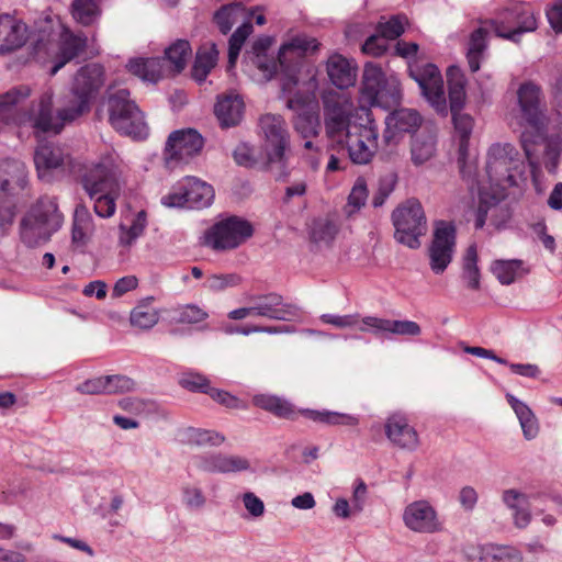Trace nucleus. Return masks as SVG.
Instances as JSON below:
<instances>
[{"label": "nucleus", "instance_id": "1", "mask_svg": "<svg viewBox=\"0 0 562 562\" xmlns=\"http://www.w3.org/2000/svg\"><path fill=\"white\" fill-rule=\"evenodd\" d=\"M103 85V70L97 64L81 67L74 80L68 104L53 112V94L44 92L31 111L20 112L18 105L30 95L27 86L12 88L0 95V119L18 125L30 123L36 133L59 134L67 123H71L90 111L92 99Z\"/></svg>", "mask_w": 562, "mask_h": 562}, {"label": "nucleus", "instance_id": "2", "mask_svg": "<svg viewBox=\"0 0 562 562\" xmlns=\"http://www.w3.org/2000/svg\"><path fill=\"white\" fill-rule=\"evenodd\" d=\"M63 221L56 199L42 196L21 221V240L27 247L44 244L61 227Z\"/></svg>", "mask_w": 562, "mask_h": 562}, {"label": "nucleus", "instance_id": "3", "mask_svg": "<svg viewBox=\"0 0 562 562\" xmlns=\"http://www.w3.org/2000/svg\"><path fill=\"white\" fill-rule=\"evenodd\" d=\"M318 47L319 43L316 38L306 35H296L281 45L277 59L269 57L268 54H257V56H250L248 59L244 60L258 68L267 79H271L279 67L293 79L302 59L307 54L317 50Z\"/></svg>", "mask_w": 562, "mask_h": 562}, {"label": "nucleus", "instance_id": "4", "mask_svg": "<svg viewBox=\"0 0 562 562\" xmlns=\"http://www.w3.org/2000/svg\"><path fill=\"white\" fill-rule=\"evenodd\" d=\"M259 126L265 137L267 168L276 173L278 181L289 175L290 134L284 119L279 114L267 113L260 116Z\"/></svg>", "mask_w": 562, "mask_h": 562}, {"label": "nucleus", "instance_id": "5", "mask_svg": "<svg viewBox=\"0 0 562 562\" xmlns=\"http://www.w3.org/2000/svg\"><path fill=\"white\" fill-rule=\"evenodd\" d=\"M104 105L109 115L110 125L120 134L135 139H145L148 136V126L144 113L127 89L108 92Z\"/></svg>", "mask_w": 562, "mask_h": 562}, {"label": "nucleus", "instance_id": "6", "mask_svg": "<svg viewBox=\"0 0 562 562\" xmlns=\"http://www.w3.org/2000/svg\"><path fill=\"white\" fill-rule=\"evenodd\" d=\"M360 93L362 102L384 110L398 105L402 99L398 79L386 77L382 68L373 63L364 65Z\"/></svg>", "mask_w": 562, "mask_h": 562}, {"label": "nucleus", "instance_id": "7", "mask_svg": "<svg viewBox=\"0 0 562 562\" xmlns=\"http://www.w3.org/2000/svg\"><path fill=\"white\" fill-rule=\"evenodd\" d=\"M252 403L255 406L267 411L279 418L293 420L300 413L315 423L331 426H356L359 424V418L357 416L345 413L315 409H301L297 412L289 401L276 395L258 394L254 396Z\"/></svg>", "mask_w": 562, "mask_h": 562}, {"label": "nucleus", "instance_id": "8", "mask_svg": "<svg viewBox=\"0 0 562 562\" xmlns=\"http://www.w3.org/2000/svg\"><path fill=\"white\" fill-rule=\"evenodd\" d=\"M395 227L394 238L411 249L420 246L419 238L426 233V217L422 204L417 200H407L392 213Z\"/></svg>", "mask_w": 562, "mask_h": 562}, {"label": "nucleus", "instance_id": "9", "mask_svg": "<svg viewBox=\"0 0 562 562\" xmlns=\"http://www.w3.org/2000/svg\"><path fill=\"white\" fill-rule=\"evenodd\" d=\"M254 234L251 223L236 215L218 221L205 233V245L214 250L235 249Z\"/></svg>", "mask_w": 562, "mask_h": 562}, {"label": "nucleus", "instance_id": "10", "mask_svg": "<svg viewBox=\"0 0 562 562\" xmlns=\"http://www.w3.org/2000/svg\"><path fill=\"white\" fill-rule=\"evenodd\" d=\"M409 77L417 82L422 95L438 114L447 115L448 105L443 89V79L439 68L431 63L414 61L408 65Z\"/></svg>", "mask_w": 562, "mask_h": 562}, {"label": "nucleus", "instance_id": "11", "mask_svg": "<svg viewBox=\"0 0 562 562\" xmlns=\"http://www.w3.org/2000/svg\"><path fill=\"white\" fill-rule=\"evenodd\" d=\"M214 199V189L211 184L194 177H187L178 182L173 190L162 196L161 203L167 207L203 209Z\"/></svg>", "mask_w": 562, "mask_h": 562}, {"label": "nucleus", "instance_id": "12", "mask_svg": "<svg viewBox=\"0 0 562 562\" xmlns=\"http://www.w3.org/2000/svg\"><path fill=\"white\" fill-rule=\"evenodd\" d=\"M518 164V151L509 144H494L487 153L486 173L491 183L510 188L517 184L513 170Z\"/></svg>", "mask_w": 562, "mask_h": 562}, {"label": "nucleus", "instance_id": "13", "mask_svg": "<svg viewBox=\"0 0 562 562\" xmlns=\"http://www.w3.org/2000/svg\"><path fill=\"white\" fill-rule=\"evenodd\" d=\"M344 145L338 149H346L353 164L366 165L371 161L379 148V130L374 120L367 115V123L353 126Z\"/></svg>", "mask_w": 562, "mask_h": 562}, {"label": "nucleus", "instance_id": "14", "mask_svg": "<svg viewBox=\"0 0 562 562\" xmlns=\"http://www.w3.org/2000/svg\"><path fill=\"white\" fill-rule=\"evenodd\" d=\"M323 103L326 135L338 148L339 145H344L345 139L353 130L352 127L359 126V124L350 121V108L346 100L327 95L324 97Z\"/></svg>", "mask_w": 562, "mask_h": 562}, {"label": "nucleus", "instance_id": "15", "mask_svg": "<svg viewBox=\"0 0 562 562\" xmlns=\"http://www.w3.org/2000/svg\"><path fill=\"white\" fill-rule=\"evenodd\" d=\"M498 20H488L486 23L494 30L498 37L519 41V36L537 29V20L533 13L524 5L515 4L502 11Z\"/></svg>", "mask_w": 562, "mask_h": 562}, {"label": "nucleus", "instance_id": "16", "mask_svg": "<svg viewBox=\"0 0 562 562\" xmlns=\"http://www.w3.org/2000/svg\"><path fill=\"white\" fill-rule=\"evenodd\" d=\"M80 183L89 198L97 194H120L121 186L117 171L111 162H99L87 168L80 177Z\"/></svg>", "mask_w": 562, "mask_h": 562}, {"label": "nucleus", "instance_id": "17", "mask_svg": "<svg viewBox=\"0 0 562 562\" xmlns=\"http://www.w3.org/2000/svg\"><path fill=\"white\" fill-rule=\"evenodd\" d=\"M456 246V226L451 222L436 223L434 238L429 247L430 268L441 273L451 262Z\"/></svg>", "mask_w": 562, "mask_h": 562}, {"label": "nucleus", "instance_id": "18", "mask_svg": "<svg viewBox=\"0 0 562 562\" xmlns=\"http://www.w3.org/2000/svg\"><path fill=\"white\" fill-rule=\"evenodd\" d=\"M521 117L532 128L540 131L546 124V109L542 104L541 87L533 81L521 83L517 90Z\"/></svg>", "mask_w": 562, "mask_h": 562}, {"label": "nucleus", "instance_id": "19", "mask_svg": "<svg viewBox=\"0 0 562 562\" xmlns=\"http://www.w3.org/2000/svg\"><path fill=\"white\" fill-rule=\"evenodd\" d=\"M204 145L202 135L194 128L173 131L166 143L165 159L169 164L171 160L187 161L189 158L198 155Z\"/></svg>", "mask_w": 562, "mask_h": 562}, {"label": "nucleus", "instance_id": "20", "mask_svg": "<svg viewBox=\"0 0 562 562\" xmlns=\"http://www.w3.org/2000/svg\"><path fill=\"white\" fill-rule=\"evenodd\" d=\"M248 302H252L256 316L276 321H292L300 311L295 304L285 302L280 294L274 292L250 295Z\"/></svg>", "mask_w": 562, "mask_h": 562}, {"label": "nucleus", "instance_id": "21", "mask_svg": "<svg viewBox=\"0 0 562 562\" xmlns=\"http://www.w3.org/2000/svg\"><path fill=\"white\" fill-rule=\"evenodd\" d=\"M403 521L414 532L434 533L441 530L436 509L424 499L415 501L404 508Z\"/></svg>", "mask_w": 562, "mask_h": 562}, {"label": "nucleus", "instance_id": "22", "mask_svg": "<svg viewBox=\"0 0 562 562\" xmlns=\"http://www.w3.org/2000/svg\"><path fill=\"white\" fill-rule=\"evenodd\" d=\"M385 435L393 445L404 450L414 451L419 446L416 429L402 414H393L386 419Z\"/></svg>", "mask_w": 562, "mask_h": 562}, {"label": "nucleus", "instance_id": "23", "mask_svg": "<svg viewBox=\"0 0 562 562\" xmlns=\"http://www.w3.org/2000/svg\"><path fill=\"white\" fill-rule=\"evenodd\" d=\"M422 116L416 110L398 109L389 113L385 117V137L389 142L395 135L404 139L406 134L417 131L422 124Z\"/></svg>", "mask_w": 562, "mask_h": 562}, {"label": "nucleus", "instance_id": "24", "mask_svg": "<svg viewBox=\"0 0 562 562\" xmlns=\"http://www.w3.org/2000/svg\"><path fill=\"white\" fill-rule=\"evenodd\" d=\"M308 97L294 95L289 99L288 108L297 111V115L293 121L295 131L303 138H313L318 135L319 117L318 115L307 109Z\"/></svg>", "mask_w": 562, "mask_h": 562}, {"label": "nucleus", "instance_id": "25", "mask_svg": "<svg viewBox=\"0 0 562 562\" xmlns=\"http://www.w3.org/2000/svg\"><path fill=\"white\" fill-rule=\"evenodd\" d=\"M27 26L9 14L0 15V54L12 53L27 41Z\"/></svg>", "mask_w": 562, "mask_h": 562}, {"label": "nucleus", "instance_id": "26", "mask_svg": "<svg viewBox=\"0 0 562 562\" xmlns=\"http://www.w3.org/2000/svg\"><path fill=\"white\" fill-rule=\"evenodd\" d=\"M27 171L23 161L13 158L0 159V195L11 196L12 191L24 189Z\"/></svg>", "mask_w": 562, "mask_h": 562}, {"label": "nucleus", "instance_id": "27", "mask_svg": "<svg viewBox=\"0 0 562 562\" xmlns=\"http://www.w3.org/2000/svg\"><path fill=\"white\" fill-rule=\"evenodd\" d=\"M196 467L210 473H229L247 471L250 467L246 458L239 456H227L213 453L196 459Z\"/></svg>", "mask_w": 562, "mask_h": 562}, {"label": "nucleus", "instance_id": "28", "mask_svg": "<svg viewBox=\"0 0 562 562\" xmlns=\"http://www.w3.org/2000/svg\"><path fill=\"white\" fill-rule=\"evenodd\" d=\"M244 109V101L238 94H225L217 98L214 113L221 127L229 128L241 122Z\"/></svg>", "mask_w": 562, "mask_h": 562}, {"label": "nucleus", "instance_id": "29", "mask_svg": "<svg viewBox=\"0 0 562 562\" xmlns=\"http://www.w3.org/2000/svg\"><path fill=\"white\" fill-rule=\"evenodd\" d=\"M65 160L63 149L53 144L40 145L34 154V164L38 178L45 181L50 180V171L59 168Z\"/></svg>", "mask_w": 562, "mask_h": 562}, {"label": "nucleus", "instance_id": "30", "mask_svg": "<svg viewBox=\"0 0 562 562\" xmlns=\"http://www.w3.org/2000/svg\"><path fill=\"white\" fill-rule=\"evenodd\" d=\"M326 70L330 82L338 89L349 88L356 82L357 68L342 55H331L326 63Z\"/></svg>", "mask_w": 562, "mask_h": 562}, {"label": "nucleus", "instance_id": "31", "mask_svg": "<svg viewBox=\"0 0 562 562\" xmlns=\"http://www.w3.org/2000/svg\"><path fill=\"white\" fill-rule=\"evenodd\" d=\"M363 324L373 329L375 334L387 333L397 336H418L422 333L420 326L413 321H396L367 316Z\"/></svg>", "mask_w": 562, "mask_h": 562}, {"label": "nucleus", "instance_id": "32", "mask_svg": "<svg viewBox=\"0 0 562 562\" xmlns=\"http://www.w3.org/2000/svg\"><path fill=\"white\" fill-rule=\"evenodd\" d=\"M437 137L429 130L424 128L418 134L412 136L411 159L415 166H420L430 160L436 154Z\"/></svg>", "mask_w": 562, "mask_h": 562}, {"label": "nucleus", "instance_id": "33", "mask_svg": "<svg viewBox=\"0 0 562 562\" xmlns=\"http://www.w3.org/2000/svg\"><path fill=\"white\" fill-rule=\"evenodd\" d=\"M217 60L218 50L215 43L201 45L191 69L192 78L199 83L204 82L211 70L216 66Z\"/></svg>", "mask_w": 562, "mask_h": 562}, {"label": "nucleus", "instance_id": "34", "mask_svg": "<svg viewBox=\"0 0 562 562\" xmlns=\"http://www.w3.org/2000/svg\"><path fill=\"white\" fill-rule=\"evenodd\" d=\"M94 231L93 220L85 204H78L72 220L71 240L76 247H85Z\"/></svg>", "mask_w": 562, "mask_h": 562}, {"label": "nucleus", "instance_id": "35", "mask_svg": "<svg viewBox=\"0 0 562 562\" xmlns=\"http://www.w3.org/2000/svg\"><path fill=\"white\" fill-rule=\"evenodd\" d=\"M447 82L449 92L450 112L461 111L465 103V83L467 79L458 66H450L447 70Z\"/></svg>", "mask_w": 562, "mask_h": 562}, {"label": "nucleus", "instance_id": "36", "mask_svg": "<svg viewBox=\"0 0 562 562\" xmlns=\"http://www.w3.org/2000/svg\"><path fill=\"white\" fill-rule=\"evenodd\" d=\"M490 269L498 281H516L526 278L530 272L526 262L519 259H496L491 263Z\"/></svg>", "mask_w": 562, "mask_h": 562}, {"label": "nucleus", "instance_id": "37", "mask_svg": "<svg viewBox=\"0 0 562 562\" xmlns=\"http://www.w3.org/2000/svg\"><path fill=\"white\" fill-rule=\"evenodd\" d=\"M454 130L459 136V158L460 171L464 176V157L468 151L469 139L473 130V119L469 114L461 113V111L451 113Z\"/></svg>", "mask_w": 562, "mask_h": 562}, {"label": "nucleus", "instance_id": "38", "mask_svg": "<svg viewBox=\"0 0 562 562\" xmlns=\"http://www.w3.org/2000/svg\"><path fill=\"white\" fill-rule=\"evenodd\" d=\"M153 301L154 297L148 296L142 300L138 305L132 310L130 315V322L132 326L138 327L140 329H149L158 323L159 315L157 311L150 306Z\"/></svg>", "mask_w": 562, "mask_h": 562}, {"label": "nucleus", "instance_id": "39", "mask_svg": "<svg viewBox=\"0 0 562 562\" xmlns=\"http://www.w3.org/2000/svg\"><path fill=\"white\" fill-rule=\"evenodd\" d=\"M72 18L83 26L93 25L101 15V9L95 0H74L71 3Z\"/></svg>", "mask_w": 562, "mask_h": 562}, {"label": "nucleus", "instance_id": "40", "mask_svg": "<svg viewBox=\"0 0 562 562\" xmlns=\"http://www.w3.org/2000/svg\"><path fill=\"white\" fill-rule=\"evenodd\" d=\"M85 38L75 35L66 37L60 44L58 60L52 68V75H55L68 61L77 57L85 49Z\"/></svg>", "mask_w": 562, "mask_h": 562}, {"label": "nucleus", "instance_id": "41", "mask_svg": "<svg viewBox=\"0 0 562 562\" xmlns=\"http://www.w3.org/2000/svg\"><path fill=\"white\" fill-rule=\"evenodd\" d=\"M338 227L327 217L315 218L310 229V238L314 244L329 245L336 237Z\"/></svg>", "mask_w": 562, "mask_h": 562}, {"label": "nucleus", "instance_id": "42", "mask_svg": "<svg viewBox=\"0 0 562 562\" xmlns=\"http://www.w3.org/2000/svg\"><path fill=\"white\" fill-rule=\"evenodd\" d=\"M192 49L189 41L177 40L169 47L165 49V58L172 66L177 74H180L187 65V59L191 55Z\"/></svg>", "mask_w": 562, "mask_h": 562}, {"label": "nucleus", "instance_id": "43", "mask_svg": "<svg viewBox=\"0 0 562 562\" xmlns=\"http://www.w3.org/2000/svg\"><path fill=\"white\" fill-rule=\"evenodd\" d=\"M481 562H520L519 552L507 546H487L483 549L480 558Z\"/></svg>", "mask_w": 562, "mask_h": 562}, {"label": "nucleus", "instance_id": "44", "mask_svg": "<svg viewBox=\"0 0 562 562\" xmlns=\"http://www.w3.org/2000/svg\"><path fill=\"white\" fill-rule=\"evenodd\" d=\"M170 319L178 324H196L209 317V314L195 304H187L170 311Z\"/></svg>", "mask_w": 562, "mask_h": 562}, {"label": "nucleus", "instance_id": "45", "mask_svg": "<svg viewBox=\"0 0 562 562\" xmlns=\"http://www.w3.org/2000/svg\"><path fill=\"white\" fill-rule=\"evenodd\" d=\"M368 188L366 179L362 177L357 178L349 195L348 203L345 207V211L348 216L352 213L358 212L362 206H364L368 199Z\"/></svg>", "mask_w": 562, "mask_h": 562}, {"label": "nucleus", "instance_id": "46", "mask_svg": "<svg viewBox=\"0 0 562 562\" xmlns=\"http://www.w3.org/2000/svg\"><path fill=\"white\" fill-rule=\"evenodd\" d=\"M188 439L196 446L216 447L225 441V437L215 431L201 428H191L188 430Z\"/></svg>", "mask_w": 562, "mask_h": 562}, {"label": "nucleus", "instance_id": "47", "mask_svg": "<svg viewBox=\"0 0 562 562\" xmlns=\"http://www.w3.org/2000/svg\"><path fill=\"white\" fill-rule=\"evenodd\" d=\"M179 384L190 391L207 394L210 393L212 386L210 385V380L198 372H186L179 379Z\"/></svg>", "mask_w": 562, "mask_h": 562}, {"label": "nucleus", "instance_id": "48", "mask_svg": "<svg viewBox=\"0 0 562 562\" xmlns=\"http://www.w3.org/2000/svg\"><path fill=\"white\" fill-rule=\"evenodd\" d=\"M16 205L11 196L0 195V236H4L14 223Z\"/></svg>", "mask_w": 562, "mask_h": 562}, {"label": "nucleus", "instance_id": "49", "mask_svg": "<svg viewBox=\"0 0 562 562\" xmlns=\"http://www.w3.org/2000/svg\"><path fill=\"white\" fill-rule=\"evenodd\" d=\"M406 18L402 15H394L386 22H380L376 26V32L382 35L386 41L400 37L405 29L404 23Z\"/></svg>", "mask_w": 562, "mask_h": 562}, {"label": "nucleus", "instance_id": "50", "mask_svg": "<svg viewBox=\"0 0 562 562\" xmlns=\"http://www.w3.org/2000/svg\"><path fill=\"white\" fill-rule=\"evenodd\" d=\"M120 194L102 193L97 194L95 198H90L93 201V210L100 217H111L116 210V199Z\"/></svg>", "mask_w": 562, "mask_h": 562}, {"label": "nucleus", "instance_id": "51", "mask_svg": "<svg viewBox=\"0 0 562 562\" xmlns=\"http://www.w3.org/2000/svg\"><path fill=\"white\" fill-rule=\"evenodd\" d=\"M463 279L467 281H480V270L477 267V250L475 245L467 248L462 262Z\"/></svg>", "mask_w": 562, "mask_h": 562}, {"label": "nucleus", "instance_id": "52", "mask_svg": "<svg viewBox=\"0 0 562 562\" xmlns=\"http://www.w3.org/2000/svg\"><path fill=\"white\" fill-rule=\"evenodd\" d=\"M520 412L518 411L517 417L519 419L524 437L527 440H531L537 437L539 432V426L537 423V418L531 412L529 407L524 408L518 406Z\"/></svg>", "mask_w": 562, "mask_h": 562}, {"label": "nucleus", "instance_id": "53", "mask_svg": "<svg viewBox=\"0 0 562 562\" xmlns=\"http://www.w3.org/2000/svg\"><path fill=\"white\" fill-rule=\"evenodd\" d=\"M52 30H41L36 37L32 40V54L35 57L47 55L53 46Z\"/></svg>", "mask_w": 562, "mask_h": 562}, {"label": "nucleus", "instance_id": "54", "mask_svg": "<svg viewBox=\"0 0 562 562\" xmlns=\"http://www.w3.org/2000/svg\"><path fill=\"white\" fill-rule=\"evenodd\" d=\"M403 138L395 135L394 139L386 140L385 131L383 132L382 143L380 145V150L383 159L387 161H394L396 158L401 156L402 148L401 143Z\"/></svg>", "mask_w": 562, "mask_h": 562}, {"label": "nucleus", "instance_id": "55", "mask_svg": "<svg viewBox=\"0 0 562 562\" xmlns=\"http://www.w3.org/2000/svg\"><path fill=\"white\" fill-rule=\"evenodd\" d=\"M106 390L105 392L117 393V392H128L132 391L135 386V382L125 375H106Z\"/></svg>", "mask_w": 562, "mask_h": 562}, {"label": "nucleus", "instance_id": "56", "mask_svg": "<svg viewBox=\"0 0 562 562\" xmlns=\"http://www.w3.org/2000/svg\"><path fill=\"white\" fill-rule=\"evenodd\" d=\"M233 158L239 166L251 168L257 164L254 155V148L246 143H240L233 151Z\"/></svg>", "mask_w": 562, "mask_h": 562}, {"label": "nucleus", "instance_id": "57", "mask_svg": "<svg viewBox=\"0 0 562 562\" xmlns=\"http://www.w3.org/2000/svg\"><path fill=\"white\" fill-rule=\"evenodd\" d=\"M395 178H383L379 182V188L372 198V205L380 207L384 204L385 200L390 196L395 188Z\"/></svg>", "mask_w": 562, "mask_h": 562}, {"label": "nucleus", "instance_id": "58", "mask_svg": "<svg viewBox=\"0 0 562 562\" xmlns=\"http://www.w3.org/2000/svg\"><path fill=\"white\" fill-rule=\"evenodd\" d=\"M210 397L227 408H246V405L236 396L231 393L212 387Z\"/></svg>", "mask_w": 562, "mask_h": 562}, {"label": "nucleus", "instance_id": "59", "mask_svg": "<svg viewBox=\"0 0 562 562\" xmlns=\"http://www.w3.org/2000/svg\"><path fill=\"white\" fill-rule=\"evenodd\" d=\"M387 48V41L382 35L373 34L369 36L362 45V52L373 56H381Z\"/></svg>", "mask_w": 562, "mask_h": 562}, {"label": "nucleus", "instance_id": "60", "mask_svg": "<svg viewBox=\"0 0 562 562\" xmlns=\"http://www.w3.org/2000/svg\"><path fill=\"white\" fill-rule=\"evenodd\" d=\"M529 496L515 488L505 490L502 494V501L510 510L517 509L528 504Z\"/></svg>", "mask_w": 562, "mask_h": 562}, {"label": "nucleus", "instance_id": "61", "mask_svg": "<svg viewBox=\"0 0 562 562\" xmlns=\"http://www.w3.org/2000/svg\"><path fill=\"white\" fill-rule=\"evenodd\" d=\"M106 380L105 376H98L89 379L76 386V391L81 394H101L106 393Z\"/></svg>", "mask_w": 562, "mask_h": 562}, {"label": "nucleus", "instance_id": "62", "mask_svg": "<svg viewBox=\"0 0 562 562\" xmlns=\"http://www.w3.org/2000/svg\"><path fill=\"white\" fill-rule=\"evenodd\" d=\"M251 32H252L251 23L246 22V23L241 24L231 35L229 41H228V47L240 52L245 41L251 34Z\"/></svg>", "mask_w": 562, "mask_h": 562}, {"label": "nucleus", "instance_id": "63", "mask_svg": "<svg viewBox=\"0 0 562 562\" xmlns=\"http://www.w3.org/2000/svg\"><path fill=\"white\" fill-rule=\"evenodd\" d=\"M214 22L222 34H227L234 24L233 11L227 5H223L214 14Z\"/></svg>", "mask_w": 562, "mask_h": 562}, {"label": "nucleus", "instance_id": "64", "mask_svg": "<svg viewBox=\"0 0 562 562\" xmlns=\"http://www.w3.org/2000/svg\"><path fill=\"white\" fill-rule=\"evenodd\" d=\"M182 494L183 503L190 508H200L205 504V497L199 487L184 486Z\"/></svg>", "mask_w": 562, "mask_h": 562}]
</instances>
